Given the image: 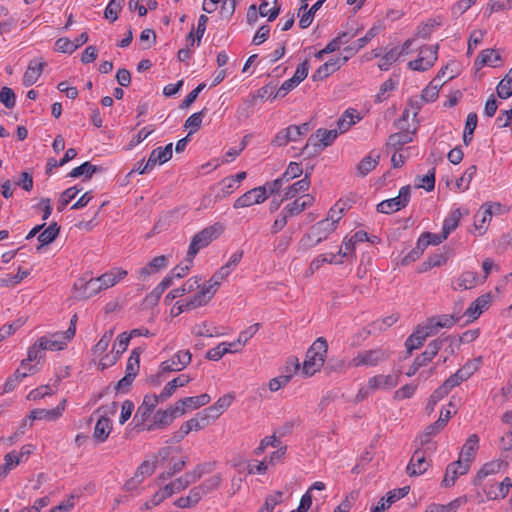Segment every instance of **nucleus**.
<instances>
[{
    "instance_id": "nucleus-1",
    "label": "nucleus",
    "mask_w": 512,
    "mask_h": 512,
    "mask_svg": "<svg viewBox=\"0 0 512 512\" xmlns=\"http://www.w3.org/2000/svg\"><path fill=\"white\" fill-rule=\"evenodd\" d=\"M328 344L325 338L319 337L307 350L302 372L312 376L324 365Z\"/></svg>"
},
{
    "instance_id": "nucleus-2",
    "label": "nucleus",
    "mask_w": 512,
    "mask_h": 512,
    "mask_svg": "<svg viewBox=\"0 0 512 512\" xmlns=\"http://www.w3.org/2000/svg\"><path fill=\"white\" fill-rule=\"evenodd\" d=\"M223 232V226L221 224H214L202 229L200 232L196 233L190 242L186 262L193 263V259L198 254V252L207 247L212 241L216 240L220 237Z\"/></svg>"
},
{
    "instance_id": "nucleus-3",
    "label": "nucleus",
    "mask_w": 512,
    "mask_h": 512,
    "mask_svg": "<svg viewBox=\"0 0 512 512\" xmlns=\"http://www.w3.org/2000/svg\"><path fill=\"white\" fill-rule=\"evenodd\" d=\"M339 134L337 129H318L314 135L309 137L306 145L301 150V154L307 157L320 154L323 148L334 143Z\"/></svg>"
},
{
    "instance_id": "nucleus-4",
    "label": "nucleus",
    "mask_w": 512,
    "mask_h": 512,
    "mask_svg": "<svg viewBox=\"0 0 512 512\" xmlns=\"http://www.w3.org/2000/svg\"><path fill=\"white\" fill-rule=\"evenodd\" d=\"M223 280L224 277H222L219 272H215L210 278L207 286L202 287V289L185 304H180L178 306V313H183L184 311L205 305L213 297Z\"/></svg>"
},
{
    "instance_id": "nucleus-5",
    "label": "nucleus",
    "mask_w": 512,
    "mask_h": 512,
    "mask_svg": "<svg viewBox=\"0 0 512 512\" xmlns=\"http://www.w3.org/2000/svg\"><path fill=\"white\" fill-rule=\"evenodd\" d=\"M391 357V351L386 347H377L369 350H362L350 361L349 366L358 367H374Z\"/></svg>"
},
{
    "instance_id": "nucleus-6",
    "label": "nucleus",
    "mask_w": 512,
    "mask_h": 512,
    "mask_svg": "<svg viewBox=\"0 0 512 512\" xmlns=\"http://www.w3.org/2000/svg\"><path fill=\"white\" fill-rule=\"evenodd\" d=\"M335 230L333 223L323 219L310 227L309 232L301 238L300 245L306 249L315 247L326 240Z\"/></svg>"
},
{
    "instance_id": "nucleus-7",
    "label": "nucleus",
    "mask_w": 512,
    "mask_h": 512,
    "mask_svg": "<svg viewBox=\"0 0 512 512\" xmlns=\"http://www.w3.org/2000/svg\"><path fill=\"white\" fill-rule=\"evenodd\" d=\"M438 45L423 46L419 50L418 58L410 61L408 67L411 70L424 72L430 69L437 60Z\"/></svg>"
},
{
    "instance_id": "nucleus-8",
    "label": "nucleus",
    "mask_w": 512,
    "mask_h": 512,
    "mask_svg": "<svg viewBox=\"0 0 512 512\" xmlns=\"http://www.w3.org/2000/svg\"><path fill=\"white\" fill-rule=\"evenodd\" d=\"M411 196L410 186H403L399 190L398 196L380 202L377 205V211L380 213L390 214L399 211L407 206Z\"/></svg>"
},
{
    "instance_id": "nucleus-9",
    "label": "nucleus",
    "mask_w": 512,
    "mask_h": 512,
    "mask_svg": "<svg viewBox=\"0 0 512 512\" xmlns=\"http://www.w3.org/2000/svg\"><path fill=\"white\" fill-rule=\"evenodd\" d=\"M267 198L268 194H265V188L256 187L237 198L233 207L235 209L249 207L254 204L263 203Z\"/></svg>"
},
{
    "instance_id": "nucleus-10",
    "label": "nucleus",
    "mask_w": 512,
    "mask_h": 512,
    "mask_svg": "<svg viewBox=\"0 0 512 512\" xmlns=\"http://www.w3.org/2000/svg\"><path fill=\"white\" fill-rule=\"evenodd\" d=\"M167 399H162L157 394H147L144 396L142 404L138 407L136 414L134 416V421H137L136 426L139 427L140 424H143L153 409L157 406L159 402H164Z\"/></svg>"
},
{
    "instance_id": "nucleus-11",
    "label": "nucleus",
    "mask_w": 512,
    "mask_h": 512,
    "mask_svg": "<svg viewBox=\"0 0 512 512\" xmlns=\"http://www.w3.org/2000/svg\"><path fill=\"white\" fill-rule=\"evenodd\" d=\"M192 355L189 350L175 353L170 359L161 363L163 372L181 371L191 362Z\"/></svg>"
},
{
    "instance_id": "nucleus-12",
    "label": "nucleus",
    "mask_w": 512,
    "mask_h": 512,
    "mask_svg": "<svg viewBox=\"0 0 512 512\" xmlns=\"http://www.w3.org/2000/svg\"><path fill=\"white\" fill-rule=\"evenodd\" d=\"M470 469V465L467 462H462V459L450 463L445 471L444 478L442 480V486L451 487L455 484V481L462 475L466 474Z\"/></svg>"
},
{
    "instance_id": "nucleus-13",
    "label": "nucleus",
    "mask_w": 512,
    "mask_h": 512,
    "mask_svg": "<svg viewBox=\"0 0 512 512\" xmlns=\"http://www.w3.org/2000/svg\"><path fill=\"white\" fill-rule=\"evenodd\" d=\"M172 146V143H169L165 147H157L154 149L151 152L141 172H149L155 167L156 164H164L169 161L173 154Z\"/></svg>"
},
{
    "instance_id": "nucleus-14",
    "label": "nucleus",
    "mask_w": 512,
    "mask_h": 512,
    "mask_svg": "<svg viewBox=\"0 0 512 512\" xmlns=\"http://www.w3.org/2000/svg\"><path fill=\"white\" fill-rule=\"evenodd\" d=\"M428 468H429V463L426 460L424 451H422L421 448H417L414 451V453L406 467L407 474L409 476H419V475H422L423 473H425Z\"/></svg>"
},
{
    "instance_id": "nucleus-15",
    "label": "nucleus",
    "mask_w": 512,
    "mask_h": 512,
    "mask_svg": "<svg viewBox=\"0 0 512 512\" xmlns=\"http://www.w3.org/2000/svg\"><path fill=\"white\" fill-rule=\"evenodd\" d=\"M315 202L314 196L304 194L296 198L293 202L288 203L282 211L290 218L299 215L305 209L311 207Z\"/></svg>"
},
{
    "instance_id": "nucleus-16",
    "label": "nucleus",
    "mask_w": 512,
    "mask_h": 512,
    "mask_svg": "<svg viewBox=\"0 0 512 512\" xmlns=\"http://www.w3.org/2000/svg\"><path fill=\"white\" fill-rule=\"evenodd\" d=\"M347 61V56L331 58L314 72L312 75L313 81H320L327 78L329 75L340 69V67Z\"/></svg>"
},
{
    "instance_id": "nucleus-17",
    "label": "nucleus",
    "mask_w": 512,
    "mask_h": 512,
    "mask_svg": "<svg viewBox=\"0 0 512 512\" xmlns=\"http://www.w3.org/2000/svg\"><path fill=\"white\" fill-rule=\"evenodd\" d=\"M40 342V346L43 347V350L50 351H59L63 350L70 339L66 338V335L63 332H55L48 336H42L38 339Z\"/></svg>"
},
{
    "instance_id": "nucleus-18",
    "label": "nucleus",
    "mask_w": 512,
    "mask_h": 512,
    "mask_svg": "<svg viewBox=\"0 0 512 512\" xmlns=\"http://www.w3.org/2000/svg\"><path fill=\"white\" fill-rule=\"evenodd\" d=\"M512 488V479L505 477L501 482L491 484L484 492L489 500L503 499Z\"/></svg>"
},
{
    "instance_id": "nucleus-19",
    "label": "nucleus",
    "mask_w": 512,
    "mask_h": 512,
    "mask_svg": "<svg viewBox=\"0 0 512 512\" xmlns=\"http://www.w3.org/2000/svg\"><path fill=\"white\" fill-rule=\"evenodd\" d=\"M66 399H63L55 408L53 409H35L30 412L29 418L32 420H56L58 419L63 411L65 410Z\"/></svg>"
},
{
    "instance_id": "nucleus-20",
    "label": "nucleus",
    "mask_w": 512,
    "mask_h": 512,
    "mask_svg": "<svg viewBox=\"0 0 512 512\" xmlns=\"http://www.w3.org/2000/svg\"><path fill=\"white\" fill-rule=\"evenodd\" d=\"M475 371V367L471 363L465 364L462 368L456 371L448 379L443 382V385L451 391L456 386H459L463 381L467 380Z\"/></svg>"
},
{
    "instance_id": "nucleus-21",
    "label": "nucleus",
    "mask_w": 512,
    "mask_h": 512,
    "mask_svg": "<svg viewBox=\"0 0 512 512\" xmlns=\"http://www.w3.org/2000/svg\"><path fill=\"white\" fill-rule=\"evenodd\" d=\"M491 208H495L496 211H501L502 206L500 203L483 204L480 210L474 216V226L476 229H483L485 224L491 221Z\"/></svg>"
},
{
    "instance_id": "nucleus-22",
    "label": "nucleus",
    "mask_w": 512,
    "mask_h": 512,
    "mask_svg": "<svg viewBox=\"0 0 512 512\" xmlns=\"http://www.w3.org/2000/svg\"><path fill=\"white\" fill-rule=\"evenodd\" d=\"M44 65L45 63L43 61L37 59L31 60L23 75V85L29 87L36 83L43 72Z\"/></svg>"
},
{
    "instance_id": "nucleus-23",
    "label": "nucleus",
    "mask_w": 512,
    "mask_h": 512,
    "mask_svg": "<svg viewBox=\"0 0 512 512\" xmlns=\"http://www.w3.org/2000/svg\"><path fill=\"white\" fill-rule=\"evenodd\" d=\"M398 377L396 375H376L368 380V389H391L397 386Z\"/></svg>"
},
{
    "instance_id": "nucleus-24",
    "label": "nucleus",
    "mask_w": 512,
    "mask_h": 512,
    "mask_svg": "<svg viewBox=\"0 0 512 512\" xmlns=\"http://www.w3.org/2000/svg\"><path fill=\"white\" fill-rule=\"evenodd\" d=\"M299 140V130L296 125H290L280 130L274 137L272 143L276 146H286L289 142H296Z\"/></svg>"
},
{
    "instance_id": "nucleus-25",
    "label": "nucleus",
    "mask_w": 512,
    "mask_h": 512,
    "mask_svg": "<svg viewBox=\"0 0 512 512\" xmlns=\"http://www.w3.org/2000/svg\"><path fill=\"white\" fill-rule=\"evenodd\" d=\"M74 287L76 289L82 290V296L85 298L92 297L96 295L97 293L101 292L102 286L101 283L97 278H90L88 280L85 279H79L75 284Z\"/></svg>"
},
{
    "instance_id": "nucleus-26",
    "label": "nucleus",
    "mask_w": 512,
    "mask_h": 512,
    "mask_svg": "<svg viewBox=\"0 0 512 512\" xmlns=\"http://www.w3.org/2000/svg\"><path fill=\"white\" fill-rule=\"evenodd\" d=\"M173 417L171 411L169 409L166 410H158L153 416V423L145 425L141 424L142 430L153 431L156 428H164L167 427L172 421Z\"/></svg>"
},
{
    "instance_id": "nucleus-27",
    "label": "nucleus",
    "mask_w": 512,
    "mask_h": 512,
    "mask_svg": "<svg viewBox=\"0 0 512 512\" xmlns=\"http://www.w3.org/2000/svg\"><path fill=\"white\" fill-rule=\"evenodd\" d=\"M201 278L199 277H191L189 278L181 287L171 290L167 296L166 300H173L175 298L181 297L187 293H191L200 288Z\"/></svg>"
},
{
    "instance_id": "nucleus-28",
    "label": "nucleus",
    "mask_w": 512,
    "mask_h": 512,
    "mask_svg": "<svg viewBox=\"0 0 512 512\" xmlns=\"http://www.w3.org/2000/svg\"><path fill=\"white\" fill-rule=\"evenodd\" d=\"M310 184V173L306 172L305 176L301 180L287 187L283 195V200L293 199L298 194L306 192L309 189Z\"/></svg>"
},
{
    "instance_id": "nucleus-29",
    "label": "nucleus",
    "mask_w": 512,
    "mask_h": 512,
    "mask_svg": "<svg viewBox=\"0 0 512 512\" xmlns=\"http://www.w3.org/2000/svg\"><path fill=\"white\" fill-rule=\"evenodd\" d=\"M127 275V271L122 268H114L101 276L98 277L99 282L101 283L102 289L106 290L116 283H118L121 279H123Z\"/></svg>"
},
{
    "instance_id": "nucleus-30",
    "label": "nucleus",
    "mask_w": 512,
    "mask_h": 512,
    "mask_svg": "<svg viewBox=\"0 0 512 512\" xmlns=\"http://www.w3.org/2000/svg\"><path fill=\"white\" fill-rule=\"evenodd\" d=\"M478 444L479 437L476 434L470 435L462 447L459 459H462V462H467L470 465L475 457Z\"/></svg>"
},
{
    "instance_id": "nucleus-31",
    "label": "nucleus",
    "mask_w": 512,
    "mask_h": 512,
    "mask_svg": "<svg viewBox=\"0 0 512 512\" xmlns=\"http://www.w3.org/2000/svg\"><path fill=\"white\" fill-rule=\"evenodd\" d=\"M111 430V420L106 416H101L95 425L93 437L97 442L103 443L109 437Z\"/></svg>"
},
{
    "instance_id": "nucleus-32",
    "label": "nucleus",
    "mask_w": 512,
    "mask_h": 512,
    "mask_svg": "<svg viewBox=\"0 0 512 512\" xmlns=\"http://www.w3.org/2000/svg\"><path fill=\"white\" fill-rule=\"evenodd\" d=\"M479 281V276L476 272L465 271L456 280L455 290H467L474 288Z\"/></svg>"
},
{
    "instance_id": "nucleus-33",
    "label": "nucleus",
    "mask_w": 512,
    "mask_h": 512,
    "mask_svg": "<svg viewBox=\"0 0 512 512\" xmlns=\"http://www.w3.org/2000/svg\"><path fill=\"white\" fill-rule=\"evenodd\" d=\"M355 112L356 111L353 109L346 110L338 119L337 130L340 134L348 131L352 125L356 124L361 119L359 115H355Z\"/></svg>"
},
{
    "instance_id": "nucleus-34",
    "label": "nucleus",
    "mask_w": 512,
    "mask_h": 512,
    "mask_svg": "<svg viewBox=\"0 0 512 512\" xmlns=\"http://www.w3.org/2000/svg\"><path fill=\"white\" fill-rule=\"evenodd\" d=\"M190 380L191 379L186 375H180V376L174 378L173 380H171L170 382H168L165 385L164 389L159 394V397L162 399L170 398L174 394V392L176 391V389L178 387L185 386L186 384H188L190 382Z\"/></svg>"
},
{
    "instance_id": "nucleus-35",
    "label": "nucleus",
    "mask_w": 512,
    "mask_h": 512,
    "mask_svg": "<svg viewBox=\"0 0 512 512\" xmlns=\"http://www.w3.org/2000/svg\"><path fill=\"white\" fill-rule=\"evenodd\" d=\"M503 464L504 463L501 460H494V461L484 464L483 467L477 473V476L475 477V480H474V484L478 485L481 483L482 479L485 478L486 476L493 475V474L500 472Z\"/></svg>"
},
{
    "instance_id": "nucleus-36",
    "label": "nucleus",
    "mask_w": 512,
    "mask_h": 512,
    "mask_svg": "<svg viewBox=\"0 0 512 512\" xmlns=\"http://www.w3.org/2000/svg\"><path fill=\"white\" fill-rule=\"evenodd\" d=\"M143 350L140 347L134 348L127 360L126 364V374L130 375L133 378L139 373L140 369V356Z\"/></svg>"
},
{
    "instance_id": "nucleus-37",
    "label": "nucleus",
    "mask_w": 512,
    "mask_h": 512,
    "mask_svg": "<svg viewBox=\"0 0 512 512\" xmlns=\"http://www.w3.org/2000/svg\"><path fill=\"white\" fill-rule=\"evenodd\" d=\"M280 13V7L277 6V0H263L259 6V14L262 17H268V21H273Z\"/></svg>"
},
{
    "instance_id": "nucleus-38",
    "label": "nucleus",
    "mask_w": 512,
    "mask_h": 512,
    "mask_svg": "<svg viewBox=\"0 0 512 512\" xmlns=\"http://www.w3.org/2000/svg\"><path fill=\"white\" fill-rule=\"evenodd\" d=\"M382 29L380 24L372 26L366 34L356 41L354 47L345 48V51L357 52L364 46H366L375 36H377Z\"/></svg>"
},
{
    "instance_id": "nucleus-39",
    "label": "nucleus",
    "mask_w": 512,
    "mask_h": 512,
    "mask_svg": "<svg viewBox=\"0 0 512 512\" xmlns=\"http://www.w3.org/2000/svg\"><path fill=\"white\" fill-rule=\"evenodd\" d=\"M60 227L57 223H52L45 230H43L39 236L38 240L41 243L40 246L37 247V250H40L42 246L48 245L52 243L59 234Z\"/></svg>"
},
{
    "instance_id": "nucleus-40",
    "label": "nucleus",
    "mask_w": 512,
    "mask_h": 512,
    "mask_svg": "<svg viewBox=\"0 0 512 512\" xmlns=\"http://www.w3.org/2000/svg\"><path fill=\"white\" fill-rule=\"evenodd\" d=\"M101 170H102L101 167L93 165L87 161V162H84L83 164H81L80 166L72 169L71 172L69 173V176L72 178H77L80 176H85V178H91V176L94 173L99 172Z\"/></svg>"
},
{
    "instance_id": "nucleus-41",
    "label": "nucleus",
    "mask_w": 512,
    "mask_h": 512,
    "mask_svg": "<svg viewBox=\"0 0 512 512\" xmlns=\"http://www.w3.org/2000/svg\"><path fill=\"white\" fill-rule=\"evenodd\" d=\"M257 101L255 94L244 99L242 104L237 108V117L239 119H248L254 113V107Z\"/></svg>"
},
{
    "instance_id": "nucleus-42",
    "label": "nucleus",
    "mask_w": 512,
    "mask_h": 512,
    "mask_svg": "<svg viewBox=\"0 0 512 512\" xmlns=\"http://www.w3.org/2000/svg\"><path fill=\"white\" fill-rule=\"evenodd\" d=\"M425 340V335L417 328L405 341L408 355H411L415 349L420 348Z\"/></svg>"
},
{
    "instance_id": "nucleus-43",
    "label": "nucleus",
    "mask_w": 512,
    "mask_h": 512,
    "mask_svg": "<svg viewBox=\"0 0 512 512\" xmlns=\"http://www.w3.org/2000/svg\"><path fill=\"white\" fill-rule=\"evenodd\" d=\"M447 239V236L442 232L440 234H434L430 232H424L418 238V246L426 249L429 245H438Z\"/></svg>"
},
{
    "instance_id": "nucleus-44",
    "label": "nucleus",
    "mask_w": 512,
    "mask_h": 512,
    "mask_svg": "<svg viewBox=\"0 0 512 512\" xmlns=\"http://www.w3.org/2000/svg\"><path fill=\"white\" fill-rule=\"evenodd\" d=\"M461 216L462 213L459 208L453 210L443 222L442 233L448 237L458 227Z\"/></svg>"
},
{
    "instance_id": "nucleus-45",
    "label": "nucleus",
    "mask_w": 512,
    "mask_h": 512,
    "mask_svg": "<svg viewBox=\"0 0 512 512\" xmlns=\"http://www.w3.org/2000/svg\"><path fill=\"white\" fill-rule=\"evenodd\" d=\"M412 141L411 134L409 132H398L391 134L388 138L387 146L392 147L395 150H399L407 143Z\"/></svg>"
},
{
    "instance_id": "nucleus-46",
    "label": "nucleus",
    "mask_w": 512,
    "mask_h": 512,
    "mask_svg": "<svg viewBox=\"0 0 512 512\" xmlns=\"http://www.w3.org/2000/svg\"><path fill=\"white\" fill-rule=\"evenodd\" d=\"M206 113H207V108H203L201 111L196 112L187 118L184 126H185V128L190 129L188 136L197 132L200 129L202 119L206 115Z\"/></svg>"
},
{
    "instance_id": "nucleus-47",
    "label": "nucleus",
    "mask_w": 512,
    "mask_h": 512,
    "mask_svg": "<svg viewBox=\"0 0 512 512\" xmlns=\"http://www.w3.org/2000/svg\"><path fill=\"white\" fill-rule=\"evenodd\" d=\"M497 95L502 99H507L512 95V68L499 82L497 86Z\"/></svg>"
},
{
    "instance_id": "nucleus-48",
    "label": "nucleus",
    "mask_w": 512,
    "mask_h": 512,
    "mask_svg": "<svg viewBox=\"0 0 512 512\" xmlns=\"http://www.w3.org/2000/svg\"><path fill=\"white\" fill-rule=\"evenodd\" d=\"M379 159L380 155H376L375 157L368 155L364 157L357 166L359 175L366 176L370 173L378 165Z\"/></svg>"
},
{
    "instance_id": "nucleus-49",
    "label": "nucleus",
    "mask_w": 512,
    "mask_h": 512,
    "mask_svg": "<svg viewBox=\"0 0 512 512\" xmlns=\"http://www.w3.org/2000/svg\"><path fill=\"white\" fill-rule=\"evenodd\" d=\"M125 0H110L104 10V17L115 22L118 19V13L122 10Z\"/></svg>"
},
{
    "instance_id": "nucleus-50",
    "label": "nucleus",
    "mask_w": 512,
    "mask_h": 512,
    "mask_svg": "<svg viewBox=\"0 0 512 512\" xmlns=\"http://www.w3.org/2000/svg\"><path fill=\"white\" fill-rule=\"evenodd\" d=\"M432 318L435 321V325L440 330L442 328L449 329V328L453 327L460 320L461 316H459L456 313H453L451 315L443 314V315L433 316Z\"/></svg>"
},
{
    "instance_id": "nucleus-51",
    "label": "nucleus",
    "mask_w": 512,
    "mask_h": 512,
    "mask_svg": "<svg viewBox=\"0 0 512 512\" xmlns=\"http://www.w3.org/2000/svg\"><path fill=\"white\" fill-rule=\"evenodd\" d=\"M30 274L29 270L18 269V273L15 275L8 274L6 277L0 278L1 287H13L19 284L24 278Z\"/></svg>"
},
{
    "instance_id": "nucleus-52",
    "label": "nucleus",
    "mask_w": 512,
    "mask_h": 512,
    "mask_svg": "<svg viewBox=\"0 0 512 512\" xmlns=\"http://www.w3.org/2000/svg\"><path fill=\"white\" fill-rule=\"evenodd\" d=\"M80 191V188L74 186L62 192L57 204L58 211L62 212L66 208V206L78 195Z\"/></svg>"
},
{
    "instance_id": "nucleus-53",
    "label": "nucleus",
    "mask_w": 512,
    "mask_h": 512,
    "mask_svg": "<svg viewBox=\"0 0 512 512\" xmlns=\"http://www.w3.org/2000/svg\"><path fill=\"white\" fill-rule=\"evenodd\" d=\"M325 1L326 0H318L315 4L312 5V7L307 12H305L301 16L300 21H299V26L302 29L308 28L311 25V23L314 19L315 13L322 7V5Z\"/></svg>"
},
{
    "instance_id": "nucleus-54",
    "label": "nucleus",
    "mask_w": 512,
    "mask_h": 512,
    "mask_svg": "<svg viewBox=\"0 0 512 512\" xmlns=\"http://www.w3.org/2000/svg\"><path fill=\"white\" fill-rule=\"evenodd\" d=\"M114 335V329H109L106 331L100 340L96 343V345L93 347L92 351L94 355H101L103 354L109 347V344L113 338Z\"/></svg>"
},
{
    "instance_id": "nucleus-55",
    "label": "nucleus",
    "mask_w": 512,
    "mask_h": 512,
    "mask_svg": "<svg viewBox=\"0 0 512 512\" xmlns=\"http://www.w3.org/2000/svg\"><path fill=\"white\" fill-rule=\"evenodd\" d=\"M282 501L283 492L276 491L266 497L264 505L259 509L258 512H273L275 506L282 503Z\"/></svg>"
},
{
    "instance_id": "nucleus-56",
    "label": "nucleus",
    "mask_w": 512,
    "mask_h": 512,
    "mask_svg": "<svg viewBox=\"0 0 512 512\" xmlns=\"http://www.w3.org/2000/svg\"><path fill=\"white\" fill-rule=\"evenodd\" d=\"M476 170L475 165H471L465 170L463 175L456 181V188L458 191H465L469 188V184L472 181Z\"/></svg>"
},
{
    "instance_id": "nucleus-57",
    "label": "nucleus",
    "mask_w": 512,
    "mask_h": 512,
    "mask_svg": "<svg viewBox=\"0 0 512 512\" xmlns=\"http://www.w3.org/2000/svg\"><path fill=\"white\" fill-rule=\"evenodd\" d=\"M416 187L423 188L428 192L432 191L435 187V168L430 169L424 176H418Z\"/></svg>"
},
{
    "instance_id": "nucleus-58",
    "label": "nucleus",
    "mask_w": 512,
    "mask_h": 512,
    "mask_svg": "<svg viewBox=\"0 0 512 512\" xmlns=\"http://www.w3.org/2000/svg\"><path fill=\"white\" fill-rule=\"evenodd\" d=\"M479 59L481 65L496 67L497 63L501 60V57L495 50L486 49L480 53Z\"/></svg>"
},
{
    "instance_id": "nucleus-59",
    "label": "nucleus",
    "mask_w": 512,
    "mask_h": 512,
    "mask_svg": "<svg viewBox=\"0 0 512 512\" xmlns=\"http://www.w3.org/2000/svg\"><path fill=\"white\" fill-rule=\"evenodd\" d=\"M441 83L437 82V79H433L430 84L423 89L421 97L425 102H433L437 99L439 88L441 87Z\"/></svg>"
},
{
    "instance_id": "nucleus-60",
    "label": "nucleus",
    "mask_w": 512,
    "mask_h": 512,
    "mask_svg": "<svg viewBox=\"0 0 512 512\" xmlns=\"http://www.w3.org/2000/svg\"><path fill=\"white\" fill-rule=\"evenodd\" d=\"M44 351L43 347L40 346V342L37 340L29 349L27 353V358L22 360L21 367L26 368L29 365V362L35 361L37 359H41L43 355L41 352Z\"/></svg>"
},
{
    "instance_id": "nucleus-61",
    "label": "nucleus",
    "mask_w": 512,
    "mask_h": 512,
    "mask_svg": "<svg viewBox=\"0 0 512 512\" xmlns=\"http://www.w3.org/2000/svg\"><path fill=\"white\" fill-rule=\"evenodd\" d=\"M398 58V48H392L382 56L378 64V67L383 71H387L389 67L398 60Z\"/></svg>"
},
{
    "instance_id": "nucleus-62",
    "label": "nucleus",
    "mask_w": 512,
    "mask_h": 512,
    "mask_svg": "<svg viewBox=\"0 0 512 512\" xmlns=\"http://www.w3.org/2000/svg\"><path fill=\"white\" fill-rule=\"evenodd\" d=\"M210 400L211 397L208 394L204 393L199 396L186 397L184 398V403H187V408L189 410H192L208 404Z\"/></svg>"
},
{
    "instance_id": "nucleus-63",
    "label": "nucleus",
    "mask_w": 512,
    "mask_h": 512,
    "mask_svg": "<svg viewBox=\"0 0 512 512\" xmlns=\"http://www.w3.org/2000/svg\"><path fill=\"white\" fill-rule=\"evenodd\" d=\"M222 482V475L215 474L198 485L205 495L216 490Z\"/></svg>"
},
{
    "instance_id": "nucleus-64",
    "label": "nucleus",
    "mask_w": 512,
    "mask_h": 512,
    "mask_svg": "<svg viewBox=\"0 0 512 512\" xmlns=\"http://www.w3.org/2000/svg\"><path fill=\"white\" fill-rule=\"evenodd\" d=\"M439 25H440V23L437 22L435 19H430L429 21L421 24L417 28L415 36L419 37V38H423V39H428L430 37V35L432 34V32L434 31V29Z\"/></svg>"
}]
</instances>
